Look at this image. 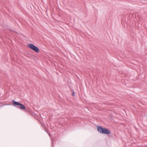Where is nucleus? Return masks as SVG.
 Segmentation results:
<instances>
[{"mask_svg": "<svg viewBox=\"0 0 147 147\" xmlns=\"http://www.w3.org/2000/svg\"><path fill=\"white\" fill-rule=\"evenodd\" d=\"M97 129L98 131L101 134H108L110 133V131L109 129L100 126H97Z\"/></svg>", "mask_w": 147, "mask_h": 147, "instance_id": "obj_1", "label": "nucleus"}, {"mask_svg": "<svg viewBox=\"0 0 147 147\" xmlns=\"http://www.w3.org/2000/svg\"><path fill=\"white\" fill-rule=\"evenodd\" d=\"M13 104L15 105L16 107L22 110H25L26 107L24 105L18 102H16L14 100H12Z\"/></svg>", "mask_w": 147, "mask_h": 147, "instance_id": "obj_2", "label": "nucleus"}, {"mask_svg": "<svg viewBox=\"0 0 147 147\" xmlns=\"http://www.w3.org/2000/svg\"><path fill=\"white\" fill-rule=\"evenodd\" d=\"M27 47L36 53H38L39 51V49L32 44H28Z\"/></svg>", "mask_w": 147, "mask_h": 147, "instance_id": "obj_3", "label": "nucleus"}, {"mask_svg": "<svg viewBox=\"0 0 147 147\" xmlns=\"http://www.w3.org/2000/svg\"><path fill=\"white\" fill-rule=\"evenodd\" d=\"M72 95L73 96H74L75 95V93L74 92H73L72 93Z\"/></svg>", "mask_w": 147, "mask_h": 147, "instance_id": "obj_4", "label": "nucleus"}, {"mask_svg": "<svg viewBox=\"0 0 147 147\" xmlns=\"http://www.w3.org/2000/svg\"><path fill=\"white\" fill-rule=\"evenodd\" d=\"M47 133H48V134H49V136H50V134H49L48 132H47Z\"/></svg>", "mask_w": 147, "mask_h": 147, "instance_id": "obj_5", "label": "nucleus"}]
</instances>
